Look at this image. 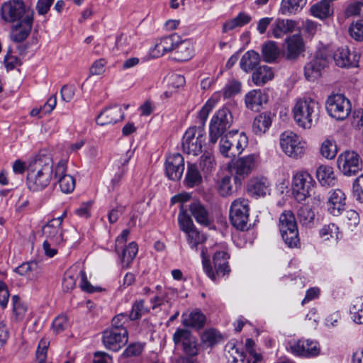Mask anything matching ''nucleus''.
<instances>
[{
    "label": "nucleus",
    "mask_w": 363,
    "mask_h": 363,
    "mask_svg": "<svg viewBox=\"0 0 363 363\" xmlns=\"http://www.w3.org/2000/svg\"><path fill=\"white\" fill-rule=\"evenodd\" d=\"M220 333L214 329L206 330L201 335V340L208 346H213L217 344L221 340Z\"/></svg>",
    "instance_id": "nucleus-58"
},
{
    "label": "nucleus",
    "mask_w": 363,
    "mask_h": 363,
    "mask_svg": "<svg viewBox=\"0 0 363 363\" xmlns=\"http://www.w3.org/2000/svg\"><path fill=\"white\" fill-rule=\"evenodd\" d=\"M270 183L266 177H256L251 178L247 186V191L252 197H263L269 194Z\"/></svg>",
    "instance_id": "nucleus-25"
},
{
    "label": "nucleus",
    "mask_w": 363,
    "mask_h": 363,
    "mask_svg": "<svg viewBox=\"0 0 363 363\" xmlns=\"http://www.w3.org/2000/svg\"><path fill=\"white\" fill-rule=\"evenodd\" d=\"M203 269L207 276L212 280L216 281L218 278L228 274L230 272L228 265L229 256L223 250L216 251L213 256V268L211 266L210 261L206 255L204 249L201 251Z\"/></svg>",
    "instance_id": "nucleus-6"
},
{
    "label": "nucleus",
    "mask_w": 363,
    "mask_h": 363,
    "mask_svg": "<svg viewBox=\"0 0 363 363\" xmlns=\"http://www.w3.org/2000/svg\"><path fill=\"white\" fill-rule=\"evenodd\" d=\"M33 12H28L27 15L19 21L12 30L11 39L13 41L20 43L27 38L32 29Z\"/></svg>",
    "instance_id": "nucleus-26"
},
{
    "label": "nucleus",
    "mask_w": 363,
    "mask_h": 363,
    "mask_svg": "<svg viewBox=\"0 0 363 363\" xmlns=\"http://www.w3.org/2000/svg\"><path fill=\"white\" fill-rule=\"evenodd\" d=\"M67 161H59L55 168V177L57 179L61 191L65 194H69L75 188V179L69 174H66Z\"/></svg>",
    "instance_id": "nucleus-21"
},
{
    "label": "nucleus",
    "mask_w": 363,
    "mask_h": 363,
    "mask_svg": "<svg viewBox=\"0 0 363 363\" xmlns=\"http://www.w3.org/2000/svg\"><path fill=\"white\" fill-rule=\"evenodd\" d=\"M315 182L312 176L306 171L298 172L292 179V194L294 199L301 202L311 196Z\"/></svg>",
    "instance_id": "nucleus-10"
},
{
    "label": "nucleus",
    "mask_w": 363,
    "mask_h": 363,
    "mask_svg": "<svg viewBox=\"0 0 363 363\" xmlns=\"http://www.w3.org/2000/svg\"><path fill=\"white\" fill-rule=\"evenodd\" d=\"M320 152L323 157L328 160L334 159L337 153L335 142L331 139L325 140L321 144Z\"/></svg>",
    "instance_id": "nucleus-51"
},
{
    "label": "nucleus",
    "mask_w": 363,
    "mask_h": 363,
    "mask_svg": "<svg viewBox=\"0 0 363 363\" xmlns=\"http://www.w3.org/2000/svg\"><path fill=\"white\" fill-rule=\"evenodd\" d=\"M184 182L186 185L191 188L198 186L201 183L202 177L196 164L188 163Z\"/></svg>",
    "instance_id": "nucleus-43"
},
{
    "label": "nucleus",
    "mask_w": 363,
    "mask_h": 363,
    "mask_svg": "<svg viewBox=\"0 0 363 363\" xmlns=\"http://www.w3.org/2000/svg\"><path fill=\"white\" fill-rule=\"evenodd\" d=\"M16 272L21 276H26L29 279H35L40 274V268L36 262H26L15 269Z\"/></svg>",
    "instance_id": "nucleus-42"
},
{
    "label": "nucleus",
    "mask_w": 363,
    "mask_h": 363,
    "mask_svg": "<svg viewBox=\"0 0 363 363\" xmlns=\"http://www.w3.org/2000/svg\"><path fill=\"white\" fill-rule=\"evenodd\" d=\"M42 233L45 237L43 244L45 254L49 257H52L57 252V247L67 240L63 235L62 218H55L49 220L43 226Z\"/></svg>",
    "instance_id": "nucleus-3"
},
{
    "label": "nucleus",
    "mask_w": 363,
    "mask_h": 363,
    "mask_svg": "<svg viewBox=\"0 0 363 363\" xmlns=\"http://www.w3.org/2000/svg\"><path fill=\"white\" fill-rule=\"evenodd\" d=\"M313 16L323 20L333 14V9L331 8L328 0H321L313 5L310 9Z\"/></svg>",
    "instance_id": "nucleus-36"
},
{
    "label": "nucleus",
    "mask_w": 363,
    "mask_h": 363,
    "mask_svg": "<svg viewBox=\"0 0 363 363\" xmlns=\"http://www.w3.org/2000/svg\"><path fill=\"white\" fill-rule=\"evenodd\" d=\"M267 101V94L260 89H253L249 91L245 97L246 107L254 111H259L263 104Z\"/></svg>",
    "instance_id": "nucleus-32"
},
{
    "label": "nucleus",
    "mask_w": 363,
    "mask_h": 363,
    "mask_svg": "<svg viewBox=\"0 0 363 363\" xmlns=\"http://www.w3.org/2000/svg\"><path fill=\"white\" fill-rule=\"evenodd\" d=\"M13 303V319L16 321H21L27 312L26 305L22 302L17 295L12 296Z\"/></svg>",
    "instance_id": "nucleus-49"
},
{
    "label": "nucleus",
    "mask_w": 363,
    "mask_h": 363,
    "mask_svg": "<svg viewBox=\"0 0 363 363\" xmlns=\"http://www.w3.org/2000/svg\"><path fill=\"white\" fill-rule=\"evenodd\" d=\"M189 210L197 223L205 225L209 223L208 213L200 201L192 202L189 206Z\"/></svg>",
    "instance_id": "nucleus-40"
},
{
    "label": "nucleus",
    "mask_w": 363,
    "mask_h": 363,
    "mask_svg": "<svg viewBox=\"0 0 363 363\" xmlns=\"http://www.w3.org/2000/svg\"><path fill=\"white\" fill-rule=\"evenodd\" d=\"M345 194L340 189L333 190L329 195L327 203L328 210L333 216L340 215L345 209Z\"/></svg>",
    "instance_id": "nucleus-28"
},
{
    "label": "nucleus",
    "mask_w": 363,
    "mask_h": 363,
    "mask_svg": "<svg viewBox=\"0 0 363 363\" xmlns=\"http://www.w3.org/2000/svg\"><path fill=\"white\" fill-rule=\"evenodd\" d=\"M298 23L292 19L277 18L271 26V32L274 38H282L284 35L293 33Z\"/></svg>",
    "instance_id": "nucleus-29"
},
{
    "label": "nucleus",
    "mask_w": 363,
    "mask_h": 363,
    "mask_svg": "<svg viewBox=\"0 0 363 363\" xmlns=\"http://www.w3.org/2000/svg\"><path fill=\"white\" fill-rule=\"evenodd\" d=\"M315 213L308 206H303L298 209V218L303 225H310L313 223Z\"/></svg>",
    "instance_id": "nucleus-54"
},
{
    "label": "nucleus",
    "mask_w": 363,
    "mask_h": 363,
    "mask_svg": "<svg viewBox=\"0 0 363 363\" xmlns=\"http://www.w3.org/2000/svg\"><path fill=\"white\" fill-rule=\"evenodd\" d=\"M48 346L49 341L47 339L43 338L39 342L36 351V357L39 363H45Z\"/></svg>",
    "instance_id": "nucleus-61"
},
{
    "label": "nucleus",
    "mask_w": 363,
    "mask_h": 363,
    "mask_svg": "<svg viewBox=\"0 0 363 363\" xmlns=\"http://www.w3.org/2000/svg\"><path fill=\"white\" fill-rule=\"evenodd\" d=\"M279 145L282 152L293 160L303 158L308 149L307 142L301 136L290 130L284 131L280 135Z\"/></svg>",
    "instance_id": "nucleus-4"
},
{
    "label": "nucleus",
    "mask_w": 363,
    "mask_h": 363,
    "mask_svg": "<svg viewBox=\"0 0 363 363\" xmlns=\"http://www.w3.org/2000/svg\"><path fill=\"white\" fill-rule=\"evenodd\" d=\"M179 42L180 36L176 33L157 39L152 49V54L155 57L162 56L167 52L174 51L175 46Z\"/></svg>",
    "instance_id": "nucleus-24"
},
{
    "label": "nucleus",
    "mask_w": 363,
    "mask_h": 363,
    "mask_svg": "<svg viewBox=\"0 0 363 363\" xmlns=\"http://www.w3.org/2000/svg\"><path fill=\"white\" fill-rule=\"evenodd\" d=\"M206 132L202 127H190L182 138V150L187 155L197 156L205 145Z\"/></svg>",
    "instance_id": "nucleus-8"
},
{
    "label": "nucleus",
    "mask_w": 363,
    "mask_h": 363,
    "mask_svg": "<svg viewBox=\"0 0 363 363\" xmlns=\"http://www.w3.org/2000/svg\"><path fill=\"white\" fill-rule=\"evenodd\" d=\"M272 118L270 113L264 112L257 116L252 123V131L255 134L262 135L265 133L272 125Z\"/></svg>",
    "instance_id": "nucleus-34"
},
{
    "label": "nucleus",
    "mask_w": 363,
    "mask_h": 363,
    "mask_svg": "<svg viewBox=\"0 0 363 363\" xmlns=\"http://www.w3.org/2000/svg\"><path fill=\"white\" fill-rule=\"evenodd\" d=\"M252 17L243 12H240L234 18L225 22L223 26V32L226 33L238 27H242L250 22Z\"/></svg>",
    "instance_id": "nucleus-44"
},
{
    "label": "nucleus",
    "mask_w": 363,
    "mask_h": 363,
    "mask_svg": "<svg viewBox=\"0 0 363 363\" xmlns=\"http://www.w3.org/2000/svg\"><path fill=\"white\" fill-rule=\"evenodd\" d=\"M345 13L347 16H358L361 13L363 16V0L350 3L345 10Z\"/></svg>",
    "instance_id": "nucleus-63"
},
{
    "label": "nucleus",
    "mask_w": 363,
    "mask_h": 363,
    "mask_svg": "<svg viewBox=\"0 0 363 363\" xmlns=\"http://www.w3.org/2000/svg\"><path fill=\"white\" fill-rule=\"evenodd\" d=\"M305 52V43L298 34L287 37L282 46V56L287 60H296Z\"/></svg>",
    "instance_id": "nucleus-19"
},
{
    "label": "nucleus",
    "mask_w": 363,
    "mask_h": 363,
    "mask_svg": "<svg viewBox=\"0 0 363 363\" xmlns=\"http://www.w3.org/2000/svg\"><path fill=\"white\" fill-rule=\"evenodd\" d=\"M316 177L322 186H330L336 180L333 168L329 165H320L316 169Z\"/></svg>",
    "instance_id": "nucleus-35"
},
{
    "label": "nucleus",
    "mask_w": 363,
    "mask_h": 363,
    "mask_svg": "<svg viewBox=\"0 0 363 363\" xmlns=\"http://www.w3.org/2000/svg\"><path fill=\"white\" fill-rule=\"evenodd\" d=\"M326 109L328 114L336 120L342 121L348 117L351 112L350 101L342 94H333L326 101Z\"/></svg>",
    "instance_id": "nucleus-13"
},
{
    "label": "nucleus",
    "mask_w": 363,
    "mask_h": 363,
    "mask_svg": "<svg viewBox=\"0 0 363 363\" xmlns=\"http://www.w3.org/2000/svg\"><path fill=\"white\" fill-rule=\"evenodd\" d=\"M216 167L213 156L208 152H205L199 160V168L203 174H210Z\"/></svg>",
    "instance_id": "nucleus-52"
},
{
    "label": "nucleus",
    "mask_w": 363,
    "mask_h": 363,
    "mask_svg": "<svg viewBox=\"0 0 363 363\" xmlns=\"http://www.w3.org/2000/svg\"><path fill=\"white\" fill-rule=\"evenodd\" d=\"M128 340L126 328H108L103 333V343L111 350L118 351Z\"/></svg>",
    "instance_id": "nucleus-18"
},
{
    "label": "nucleus",
    "mask_w": 363,
    "mask_h": 363,
    "mask_svg": "<svg viewBox=\"0 0 363 363\" xmlns=\"http://www.w3.org/2000/svg\"><path fill=\"white\" fill-rule=\"evenodd\" d=\"M319 236L323 241L337 242L341 237V232L337 225L330 223L320 229Z\"/></svg>",
    "instance_id": "nucleus-37"
},
{
    "label": "nucleus",
    "mask_w": 363,
    "mask_h": 363,
    "mask_svg": "<svg viewBox=\"0 0 363 363\" xmlns=\"http://www.w3.org/2000/svg\"><path fill=\"white\" fill-rule=\"evenodd\" d=\"M144 303L145 302L142 299L135 301L133 303L132 310L129 314L130 320H138L148 311L147 308L145 306Z\"/></svg>",
    "instance_id": "nucleus-57"
},
{
    "label": "nucleus",
    "mask_w": 363,
    "mask_h": 363,
    "mask_svg": "<svg viewBox=\"0 0 363 363\" xmlns=\"http://www.w3.org/2000/svg\"><path fill=\"white\" fill-rule=\"evenodd\" d=\"M337 167L345 176H353L362 169L363 162L358 153L354 151H345L337 160Z\"/></svg>",
    "instance_id": "nucleus-14"
},
{
    "label": "nucleus",
    "mask_w": 363,
    "mask_h": 363,
    "mask_svg": "<svg viewBox=\"0 0 363 363\" xmlns=\"http://www.w3.org/2000/svg\"><path fill=\"white\" fill-rule=\"evenodd\" d=\"M175 345H181L184 353L188 356H196L199 353L197 339L192 333L184 328H178L173 335Z\"/></svg>",
    "instance_id": "nucleus-17"
},
{
    "label": "nucleus",
    "mask_w": 363,
    "mask_h": 363,
    "mask_svg": "<svg viewBox=\"0 0 363 363\" xmlns=\"http://www.w3.org/2000/svg\"><path fill=\"white\" fill-rule=\"evenodd\" d=\"M185 78L184 76L178 74H172L168 79L169 91H166L164 94L168 97V93L171 94L176 91L178 89L183 87L185 84Z\"/></svg>",
    "instance_id": "nucleus-55"
},
{
    "label": "nucleus",
    "mask_w": 363,
    "mask_h": 363,
    "mask_svg": "<svg viewBox=\"0 0 363 363\" xmlns=\"http://www.w3.org/2000/svg\"><path fill=\"white\" fill-rule=\"evenodd\" d=\"M228 363H242L244 361V354L240 352L235 346L230 347L226 354Z\"/></svg>",
    "instance_id": "nucleus-62"
},
{
    "label": "nucleus",
    "mask_w": 363,
    "mask_h": 363,
    "mask_svg": "<svg viewBox=\"0 0 363 363\" xmlns=\"http://www.w3.org/2000/svg\"><path fill=\"white\" fill-rule=\"evenodd\" d=\"M290 350L296 356L312 357L320 354V348L316 341L300 339L291 343Z\"/></svg>",
    "instance_id": "nucleus-20"
},
{
    "label": "nucleus",
    "mask_w": 363,
    "mask_h": 363,
    "mask_svg": "<svg viewBox=\"0 0 363 363\" xmlns=\"http://www.w3.org/2000/svg\"><path fill=\"white\" fill-rule=\"evenodd\" d=\"M292 112L296 123L301 128L309 129L318 120L320 105L310 97L299 99L296 101Z\"/></svg>",
    "instance_id": "nucleus-2"
},
{
    "label": "nucleus",
    "mask_w": 363,
    "mask_h": 363,
    "mask_svg": "<svg viewBox=\"0 0 363 363\" xmlns=\"http://www.w3.org/2000/svg\"><path fill=\"white\" fill-rule=\"evenodd\" d=\"M258 156L255 154L248 155L238 160L234 164L236 174L245 177L255 168Z\"/></svg>",
    "instance_id": "nucleus-31"
},
{
    "label": "nucleus",
    "mask_w": 363,
    "mask_h": 363,
    "mask_svg": "<svg viewBox=\"0 0 363 363\" xmlns=\"http://www.w3.org/2000/svg\"><path fill=\"white\" fill-rule=\"evenodd\" d=\"M173 59L178 62H186L191 59L194 55V46L189 40H182L177 43L174 50Z\"/></svg>",
    "instance_id": "nucleus-33"
},
{
    "label": "nucleus",
    "mask_w": 363,
    "mask_h": 363,
    "mask_svg": "<svg viewBox=\"0 0 363 363\" xmlns=\"http://www.w3.org/2000/svg\"><path fill=\"white\" fill-rule=\"evenodd\" d=\"M333 59L338 67H354L358 66L359 55L354 50L351 51L347 47H342L335 51Z\"/></svg>",
    "instance_id": "nucleus-23"
},
{
    "label": "nucleus",
    "mask_w": 363,
    "mask_h": 363,
    "mask_svg": "<svg viewBox=\"0 0 363 363\" xmlns=\"http://www.w3.org/2000/svg\"><path fill=\"white\" fill-rule=\"evenodd\" d=\"M350 311L355 323L363 324V296L357 297L352 301Z\"/></svg>",
    "instance_id": "nucleus-47"
},
{
    "label": "nucleus",
    "mask_w": 363,
    "mask_h": 363,
    "mask_svg": "<svg viewBox=\"0 0 363 363\" xmlns=\"http://www.w3.org/2000/svg\"><path fill=\"white\" fill-rule=\"evenodd\" d=\"M182 208H183L182 207L178 216V223L181 230L186 233L187 232L196 228V227L194 226L190 216H188Z\"/></svg>",
    "instance_id": "nucleus-56"
},
{
    "label": "nucleus",
    "mask_w": 363,
    "mask_h": 363,
    "mask_svg": "<svg viewBox=\"0 0 363 363\" xmlns=\"http://www.w3.org/2000/svg\"><path fill=\"white\" fill-rule=\"evenodd\" d=\"M184 170V160L179 153H174L168 156L165 164L167 176L172 180H179Z\"/></svg>",
    "instance_id": "nucleus-22"
},
{
    "label": "nucleus",
    "mask_w": 363,
    "mask_h": 363,
    "mask_svg": "<svg viewBox=\"0 0 363 363\" xmlns=\"http://www.w3.org/2000/svg\"><path fill=\"white\" fill-rule=\"evenodd\" d=\"M220 138V152L228 158L233 159L240 155L248 143L247 135L238 131L229 132Z\"/></svg>",
    "instance_id": "nucleus-5"
},
{
    "label": "nucleus",
    "mask_w": 363,
    "mask_h": 363,
    "mask_svg": "<svg viewBox=\"0 0 363 363\" xmlns=\"http://www.w3.org/2000/svg\"><path fill=\"white\" fill-rule=\"evenodd\" d=\"M30 10H26L22 1L13 0L4 3L1 6V15L2 18L9 23L21 21Z\"/></svg>",
    "instance_id": "nucleus-16"
},
{
    "label": "nucleus",
    "mask_w": 363,
    "mask_h": 363,
    "mask_svg": "<svg viewBox=\"0 0 363 363\" xmlns=\"http://www.w3.org/2000/svg\"><path fill=\"white\" fill-rule=\"evenodd\" d=\"M259 62V55L254 50H249L242 55L240 66L243 71L249 72L255 69Z\"/></svg>",
    "instance_id": "nucleus-39"
},
{
    "label": "nucleus",
    "mask_w": 363,
    "mask_h": 363,
    "mask_svg": "<svg viewBox=\"0 0 363 363\" xmlns=\"http://www.w3.org/2000/svg\"><path fill=\"white\" fill-rule=\"evenodd\" d=\"M249 213L250 205L247 199L238 198L234 200L230 208V220L232 225L238 230H247Z\"/></svg>",
    "instance_id": "nucleus-12"
},
{
    "label": "nucleus",
    "mask_w": 363,
    "mask_h": 363,
    "mask_svg": "<svg viewBox=\"0 0 363 363\" xmlns=\"http://www.w3.org/2000/svg\"><path fill=\"white\" fill-rule=\"evenodd\" d=\"M124 113L118 106H114L103 110L96 117V122L99 125L116 123L123 118Z\"/></svg>",
    "instance_id": "nucleus-27"
},
{
    "label": "nucleus",
    "mask_w": 363,
    "mask_h": 363,
    "mask_svg": "<svg viewBox=\"0 0 363 363\" xmlns=\"http://www.w3.org/2000/svg\"><path fill=\"white\" fill-rule=\"evenodd\" d=\"M330 60V55L326 50H319L310 62L304 67V75L307 80L314 81L318 79L321 71L328 64Z\"/></svg>",
    "instance_id": "nucleus-15"
},
{
    "label": "nucleus",
    "mask_w": 363,
    "mask_h": 363,
    "mask_svg": "<svg viewBox=\"0 0 363 363\" xmlns=\"http://www.w3.org/2000/svg\"><path fill=\"white\" fill-rule=\"evenodd\" d=\"M220 93H215L211 98H210L204 106L201 108L198 113V118L200 120L202 125H204L207 120L209 113L219 100Z\"/></svg>",
    "instance_id": "nucleus-48"
},
{
    "label": "nucleus",
    "mask_w": 363,
    "mask_h": 363,
    "mask_svg": "<svg viewBox=\"0 0 363 363\" xmlns=\"http://www.w3.org/2000/svg\"><path fill=\"white\" fill-rule=\"evenodd\" d=\"M349 31L352 38L356 40H363V21H357L352 23L350 28Z\"/></svg>",
    "instance_id": "nucleus-60"
},
{
    "label": "nucleus",
    "mask_w": 363,
    "mask_h": 363,
    "mask_svg": "<svg viewBox=\"0 0 363 363\" xmlns=\"http://www.w3.org/2000/svg\"><path fill=\"white\" fill-rule=\"evenodd\" d=\"M182 323L184 327L201 329L203 328L206 318L199 309L186 311L182 315Z\"/></svg>",
    "instance_id": "nucleus-30"
},
{
    "label": "nucleus",
    "mask_w": 363,
    "mask_h": 363,
    "mask_svg": "<svg viewBox=\"0 0 363 363\" xmlns=\"http://www.w3.org/2000/svg\"><path fill=\"white\" fill-rule=\"evenodd\" d=\"M274 77L271 67L263 65L259 67L252 74V80L256 86H262Z\"/></svg>",
    "instance_id": "nucleus-38"
},
{
    "label": "nucleus",
    "mask_w": 363,
    "mask_h": 363,
    "mask_svg": "<svg viewBox=\"0 0 363 363\" xmlns=\"http://www.w3.org/2000/svg\"><path fill=\"white\" fill-rule=\"evenodd\" d=\"M217 190L219 194L223 197L233 195L234 188L231 178L229 176L223 177L217 184Z\"/></svg>",
    "instance_id": "nucleus-53"
},
{
    "label": "nucleus",
    "mask_w": 363,
    "mask_h": 363,
    "mask_svg": "<svg viewBox=\"0 0 363 363\" xmlns=\"http://www.w3.org/2000/svg\"><path fill=\"white\" fill-rule=\"evenodd\" d=\"M307 0H282L279 11L283 15L295 14L306 4Z\"/></svg>",
    "instance_id": "nucleus-41"
},
{
    "label": "nucleus",
    "mask_w": 363,
    "mask_h": 363,
    "mask_svg": "<svg viewBox=\"0 0 363 363\" xmlns=\"http://www.w3.org/2000/svg\"><path fill=\"white\" fill-rule=\"evenodd\" d=\"M185 234L187 242L192 249L197 250L198 246L203 244L206 240V235L199 231L196 228Z\"/></svg>",
    "instance_id": "nucleus-50"
},
{
    "label": "nucleus",
    "mask_w": 363,
    "mask_h": 363,
    "mask_svg": "<svg viewBox=\"0 0 363 363\" xmlns=\"http://www.w3.org/2000/svg\"><path fill=\"white\" fill-rule=\"evenodd\" d=\"M27 186L32 191H39L50 183L53 174V161L48 154L40 153L27 166Z\"/></svg>",
    "instance_id": "nucleus-1"
},
{
    "label": "nucleus",
    "mask_w": 363,
    "mask_h": 363,
    "mask_svg": "<svg viewBox=\"0 0 363 363\" xmlns=\"http://www.w3.org/2000/svg\"><path fill=\"white\" fill-rule=\"evenodd\" d=\"M278 227L284 242L289 247H297L300 240L296 220L292 211H284L280 214Z\"/></svg>",
    "instance_id": "nucleus-7"
},
{
    "label": "nucleus",
    "mask_w": 363,
    "mask_h": 363,
    "mask_svg": "<svg viewBox=\"0 0 363 363\" xmlns=\"http://www.w3.org/2000/svg\"><path fill=\"white\" fill-rule=\"evenodd\" d=\"M263 59L267 62H272L280 55V50L276 42L269 41L262 45Z\"/></svg>",
    "instance_id": "nucleus-46"
},
{
    "label": "nucleus",
    "mask_w": 363,
    "mask_h": 363,
    "mask_svg": "<svg viewBox=\"0 0 363 363\" xmlns=\"http://www.w3.org/2000/svg\"><path fill=\"white\" fill-rule=\"evenodd\" d=\"M80 278L81 289L87 292H93V286L87 280L86 273L80 264L71 266L64 274L62 287L65 292H69L75 288L77 279Z\"/></svg>",
    "instance_id": "nucleus-11"
},
{
    "label": "nucleus",
    "mask_w": 363,
    "mask_h": 363,
    "mask_svg": "<svg viewBox=\"0 0 363 363\" xmlns=\"http://www.w3.org/2000/svg\"><path fill=\"white\" fill-rule=\"evenodd\" d=\"M233 118L230 110L225 107L219 109L212 117L209 128V140L215 144L218 138L229 129Z\"/></svg>",
    "instance_id": "nucleus-9"
},
{
    "label": "nucleus",
    "mask_w": 363,
    "mask_h": 363,
    "mask_svg": "<svg viewBox=\"0 0 363 363\" xmlns=\"http://www.w3.org/2000/svg\"><path fill=\"white\" fill-rule=\"evenodd\" d=\"M241 89V83L238 80L233 79L228 82L225 86L223 89V93H220V95L223 94V97L227 99L230 98L232 96L238 94L240 91Z\"/></svg>",
    "instance_id": "nucleus-59"
},
{
    "label": "nucleus",
    "mask_w": 363,
    "mask_h": 363,
    "mask_svg": "<svg viewBox=\"0 0 363 363\" xmlns=\"http://www.w3.org/2000/svg\"><path fill=\"white\" fill-rule=\"evenodd\" d=\"M353 191L357 200L363 203V174L357 177L354 181Z\"/></svg>",
    "instance_id": "nucleus-64"
},
{
    "label": "nucleus",
    "mask_w": 363,
    "mask_h": 363,
    "mask_svg": "<svg viewBox=\"0 0 363 363\" xmlns=\"http://www.w3.org/2000/svg\"><path fill=\"white\" fill-rule=\"evenodd\" d=\"M138 252V247L135 242H131L123 249L121 256V262L123 268L126 269L130 267V264L135 259Z\"/></svg>",
    "instance_id": "nucleus-45"
}]
</instances>
